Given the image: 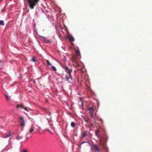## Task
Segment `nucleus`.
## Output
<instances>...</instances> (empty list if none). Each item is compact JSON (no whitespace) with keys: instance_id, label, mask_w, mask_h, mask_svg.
<instances>
[{"instance_id":"nucleus-1","label":"nucleus","mask_w":152,"mask_h":152,"mask_svg":"<svg viewBox=\"0 0 152 152\" xmlns=\"http://www.w3.org/2000/svg\"><path fill=\"white\" fill-rule=\"evenodd\" d=\"M27 3L29 5V8L31 9H33L34 7L38 3L39 0H26Z\"/></svg>"},{"instance_id":"nucleus-2","label":"nucleus","mask_w":152,"mask_h":152,"mask_svg":"<svg viewBox=\"0 0 152 152\" xmlns=\"http://www.w3.org/2000/svg\"><path fill=\"white\" fill-rule=\"evenodd\" d=\"M64 69L65 72L68 74L69 77L70 79L72 80V78L71 76V73L72 72V70L71 69H69L67 66H65Z\"/></svg>"},{"instance_id":"nucleus-3","label":"nucleus","mask_w":152,"mask_h":152,"mask_svg":"<svg viewBox=\"0 0 152 152\" xmlns=\"http://www.w3.org/2000/svg\"><path fill=\"white\" fill-rule=\"evenodd\" d=\"M19 118L20 120V125L23 128L25 124L24 117L22 116H20Z\"/></svg>"},{"instance_id":"nucleus-4","label":"nucleus","mask_w":152,"mask_h":152,"mask_svg":"<svg viewBox=\"0 0 152 152\" xmlns=\"http://www.w3.org/2000/svg\"><path fill=\"white\" fill-rule=\"evenodd\" d=\"M16 107L17 108H21L23 109L26 111H28L27 110V108L26 107H24L23 105L22 104H17L16 106Z\"/></svg>"},{"instance_id":"nucleus-5","label":"nucleus","mask_w":152,"mask_h":152,"mask_svg":"<svg viewBox=\"0 0 152 152\" xmlns=\"http://www.w3.org/2000/svg\"><path fill=\"white\" fill-rule=\"evenodd\" d=\"M12 135V133L10 132H9L8 133H6L3 136V137L4 138H7L10 137Z\"/></svg>"},{"instance_id":"nucleus-6","label":"nucleus","mask_w":152,"mask_h":152,"mask_svg":"<svg viewBox=\"0 0 152 152\" xmlns=\"http://www.w3.org/2000/svg\"><path fill=\"white\" fill-rule=\"evenodd\" d=\"M88 110L90 115L91 117H93V108L92 107H91L89 108Z\"/></svg>"},{"instance_id":"nucleus-7","label":"nucleus","mask_w":152,"mask_h":152,"mask_svg":"<svg viewBox=\"0 0 152 152\" xmlns=\"http://www.w3.org/2000/svg\"><path fill=\"white\" fill-rule=\"evenodd\" d=\"M94 147V150L97 152H100L101 151V150L99 149L97 146L96 145H93Z\"/></svg>"},{"instance_id":"nucleus-8","label":"nucleus","mask_w":152,"mask_h":152,"mask_svg":"<svg viewBox=\"0 0 152 152\" xmlns=\"http://www.w3.org/2000/svg\"><path fill=\"white\" fill-rule=\"evenodd\" d=\"M102 146L104 150H105L106 151H107V146L104 143L102 144Z\"/></svg>"},{"instance_id":"nucleus-9","label":"nucleus","mask_w":152,"mask_h":152,"mask_svg":"<svg viewBox=\"0 0 152 152\" xmlns=\"http://www.w3.org/2000/svg\"><path fill=\"white\" fill-rule=\"evenodd\" d=\"M69 39L70 42H72L75 40L74 38L72 36H70L69 37Z\"/></svg>"},{"instance_id":"nucleus-10","label":"nucleus","mask_w":152,"mask_h":152,"mask_svg":"<svg viewBox=\"0 0 152 152\" xmlns=\"http://www.w3.org/2000/svg\"><path fill=\"white\" fill-rule=\"evenodd\" d=\"M23 138L22 136H19V135L17 136L16 137L15 139L17 140H19Z\"/></svg>"},{"instance_id":"nucleus-11","label":"nucleus","mask_w":152,"mask_h":152,"mask_svg":"<svg viewBox=\"0 0 152 152\" xmlns=\"http://www.w3.org/2000/svg\"><path fill=\"white\" fill-rule=\"evenodd\" d=\"M43 39L44 40V41L48 43H49L50 41L49 40H48L45 37H43Z\"/></svg>"},{"instance_id":"nucleus-12","label":"nucleus","mask_w":152,"mask_h":152,"mask_svg":"<svg viewBox=\"0 0 152 152\" xmlns=\"http://www.w3.org/2000/svg\"><path fill=\"white\" fill-rule=\"evenodd\" d=\"M34 130V128L33 126L32 125L31 128L29 129V132L30 133H31Z\"/></svg>"},{"instance_id":"nucleus-13","label":"nucleus","mask_w":152,"mask_h":152,"mask_svg":"<svg viewBox=\"0 0 152 152\" xmlns=\"http://www.w3.org/2000/svg\"><path fill=\"white\" fill-rule=\"evenodd\" d=\"M83 119L84 121L87 122H89L90 120L88 119H86L85 117H83Z\"/></svg>"},{"instance_id":"nucleus-14","label":"nucleus","mask_w":152,"mask_h":152,"mask_svg":"<svg viewBox=\"0 0 152 152\" xmlns=\"http://www.w3.org/2000/svg\"><path fill=\"white\" fill-rule=\"evenodd\" d=\"M71 60L72 62L74 63H76L77 61L75 59V58H74V57H72L71 59Z\"/></svg>"},{"instance_id":"nucleus-15","label":"nucleus","mask_w":152,"mask_h":152,"mask_svg":"<svg viewBox=\"0 0 152 152\" xmlns=\"http://www.w3.org/2000/svg\"><path fill=\"white\" fill-rule=\"evenodd\" d=\"M99 132V130H97L95 131V135L98 138L99 137V136L98 134V132Z\"/></svg>"},{"instance_id":"nucleus-16","label":"nucleus","mask_w":152,"mask_h":152,"mask_svg":"<svg viewBox=\"0 0 152 152\" xmlns=\"http://www.w3.org/2000/svg\"><path fill=\"white\" fill-rule=\"evenodd\" d=\"M86 133L85 132H83L82 134V138L85 137L86 136Z\"/></svg>"},{"instance_id":"nucleus-17","label":"nucleus","mask_w":152,"mask_h":152,"mask_svg":"<svg viewBox=\"0 0 152 152\" xmlns=\"http://www.w3.org/2000/svg\"><path fill=\"white\" fill-rule=\"evenodd\" d=\"M5 96L7 100L8 101H9L10 100V99H9V97L6 94H5Z\"/></svg>"},{"instance_id":"nucleus-18","label":"nucleus","mask_w":152,"mask_h":152,"mask_svg":"<svg viewBox=\"0 0 152 152\" xmlns=\"http://www.w3.org/2000/svg\"><path fill=\"white\" fill-rule=\"evenodd\" d=\"M0 25L3 26L4 25V22L3 20H0Z\"/></svg>"},{"instance_id":"nucleus-19","label":"nucleus","mask_w":152,"mask_h":152,"mask_svg":"<svg viewBox=\"0 0 152 152\" xmlns=\"http://www.w3.org/2000/svg\"><path fill=\"white\" fill-rule=\"evenodd\" d=\"M76 53L78 55H80V52L79 50H77L76 51Z\"/></svg>"},{"instance_id":"nucleus-20","label":"nucleus","mask_w":152,"mask_h":152,"mask_svg":"<svg viewBox=\"0 0 152 152\" xmlns=\"http://www.w3.org/2000/svg\"><path fill=\"white\" fill-rule=\"evenodd\" d=\"M71 125L72 127H74L75 126V124L74 122H72L71 123Z\"/></svg>"},{"instance_id":"nucleus-21","label":"nucleus","mask_w":152,"mask_h":152,"mask_svg":"<svg viewBox=\"0 0 152 152\" xmlns=\"http://www.w3.org/2000/svg\"><path fill=\"white\" fill-rule=\"evenodd\" d=\"M51 68L54 71H56V69L55 66H51Z\"/></svg>"},{"instance_id":"nucleus-22","label":"nucleus","mask_w":152,"mask_h":152,"mask_svg":"<svg viewBox=\"0 0 152 152\" xmlns=\"http://www.w3.org/2000/svg\"><path fill=\"white\" fill-rule=\"evenodd\" d=\"M46 61L48 65H51V64L49 62L48 60H46Z\"/></svg>"},{"instance_id":"nucleus-23","label":"nucleus","mask_w":152,"mask_h":152,"mask_svg":"<svg viewBox=\"0 0 152 152\" xmlns=\"http://www.w3.org/2000/svg\"><path fill=\"white\" fill-rule=\"evenodd\" d=\"M66 80L67 81H69V77L66 75L65 77Z\"/></svg>"},{"instance_id":"nucleus-24","label":"nucleus","mask_w":152,"mask_h":152,"mask_svg":"<svg viewBox=\"0 0 152 152\" xmlns=\"http://www.w3.org/2000/svg\"><path fill=\"white\" fill-rule=\"evenodd\" d=\"M20 152H28V151L26 149H23Z\"/></svg>"},{"instance_id":"nucleus-25","label":"nucleus","mask_w":152,"mask_h":152,"mask_svg":"<svg viewBox=\"0 0 152 152\" xmlns=\"http://www.w3.org/2000/svg\"><path fill=\"white\" fill-rule=\"evenodd\" d=\"M31 60L33 62H35L36 61L34 57H33L31 59Z\"/></svg>"},{"instance_id":"nucleus-26","label":"nucleus","mask_w":152,"mask_h":152,"mask_svg":"<svg viewBox=\"0 0 152 152\" xmlns=\"http://www.w3.org/2000/svg\"><path fill=\"white\" fill-rule=\"evenodd\" d=\"M45 130L48 131V132H49L51 134L52 133V132L49 129H45Z\"/></svg>"},{"instance_id":"nucleus-27","label":"nucleus","mask_w":152,"mask_h":152,"mask_svg":"<svg viewBox=\"0 0 152 152\" xmlns=\"http://www.w3.org/2000/svg\"><path fill=\"white\" fill-rule=\"evenodd\" d=\"M99 121L101 122L102 123V124H103V120H102V119H101V118L99 119Z\"/></svg>"},{"instance_id":"nucleus-28","label":"nucleus","mask_w":152,"mask_h":152,"mask_svg":"<svg viewBox=\"0 0 152 152\" xmlns=\"http://www.w3.org/2000/svg\"><path fill=\"white\" fill-rule=\"evenodd\" d=\"M86 142H85V141H83V142H81V145H82V144H83V143H86Z\"/></svg>"},{"instance_id":"nucleus-29","label":"nucleus","mask_w":152,"mask_h":152,"mask_svg":"<svg viewBox=\"0 0 152 152\" xmlns=\"http://www.w3.org/2000/svg\"><path fill=\"white\" fill-rule=\"evenodd\" d=\"M10 148H12V146H11V145H10Z\"/></svg>"},{"instance_id":"nucleus-30","label":"nucleus","mask_w":152,"mask_h":152,"mask_svg":"<svg viewBox=\"0 0 152 152\" xmlns=\"http://www.w3.org/2000/svg\"><path fill=\"white\" fill-rule=\"evenodd\" d=\"M2 61V60H0V63H1Z\"/></svg>"},{"instance_id":"nucleus-31","label":"nucleus","mask_w":152,"mask_h":152,"mask_svg":"<svg viewBox=\"0 0 152 152\" xmlns=\"http://www.w3.org/2000/svg\"><path fill=\"white\" fill-rule=\"evenodd\" d=\"M6 149V150L7 151V150H8V149Z\"/></svg>"}]
</instances>
